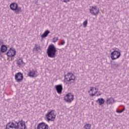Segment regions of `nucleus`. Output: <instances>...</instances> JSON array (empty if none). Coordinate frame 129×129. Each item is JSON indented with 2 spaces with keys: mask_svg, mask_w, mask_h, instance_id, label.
<instances>
[{
  "mask_svg": "<svg viewBox=\"0 0 129 129\" xmlns=\"http://www.w3.org/2000/svg\"><path fill=\"white\" fill-rule=\"evenodd\" d=\"M25 121L21 120L19 121L9 122L6 125V129H26Z\"/></svg>",
  "mask_w": 129,
  "mask_h": 129,
  "instance_id": "obj_1",
  "label": "nucleus"
},
{
  "mask_svg": "<svg viewBox=\"0 0 129 129\" xmlns=\"http://www.w3.org/2000/svg\"><path fill=\"white\" fill-rule=\"evenodd\" d=\"M64 82L67 85L70 86L72 83L75 82V79L76 77L75 75L72 73H68L67 75L64 76Z\"/></svg>",
  "mask_w": 129,
  "mask_h": 129,
  "instance_id": "obj_2",
  "label": "nucleus"
},
{
  "mask_svg": "<svg viewBox=\"0 0 129 129\" xmlns=\"http://www.w3.org/2000/svg\"><path fill=\"white\" fill-rule=\"evenodd\" d=\"M57 49L54 44L49 45L47 49V54L49 58H55Z\"/></svg>",
  "mask_w": 129,
  "mask_h": 129,
  "instance_id": "obj_3",
  "label": "nucleus"
},
{
  "mask_svg": "<svg viewBox=\"0 0 129 129\" xmlns=\"http://www.w3.org/2000/svg\"><path fill=\"white\" fill-rule=\"evenodd\" d=\"M45 116L48 121H54L56 118V112L54 110L50 109L48 111Z\"/></svg>",
  "mask_w": 129,
  "mask_h": 129,
  "instance_id": "obj_4",
  "label": "nucleus"
},
{
  "mask_svg": "<svg viewBox=\"0 0 129 129\" xmlns=\"http://www.w3.org/2000/svg\"><path fill=\"white\" fill-rule=\"evenodd\" d=\"M114 51L111 53L110 57L112 60L118 59L120 57V50L118 48H113Z\"/></svg>",
  "mask_w": 129,
  "mask_h": 129,
  "instance_id": "obj_5",
  "label": "nucleus"
},
{
  "mask_svg": "<svg viewBox=\"0 0 129 129\" xmlns=\"http://www.w3.org/2000/svg\"><path fill=\"white\" fill-rule=\"evenodd\" d=\"M10 9L12 11H15V14L19 15L22 12V7H19L18 4L12 3L10 5Z\"/></svg>",
  "mask_w": 129,
  "mask_h": 129,
  "instance_id": "obj_6",
  "label": "nucleus"
},
{
  "mask_svg": "<svg viewBox=\"0 0 129 129\" xmlns=\"http://www.w3.org/2000/svg\"><path fill=\"white\" fill-rule=\"evenodd\" d=\"M89 12L92 16H97L99 13V9L96 6H92L91 8L89 9Z\"/></svg>",
  "mask_w": 129,
  "mask_h": 129,
  "instance_id": "obj_7",
  "label": "nucleus"
},
{
  "mask_svg": "<svg viewBox=\"0 0 129 129\" xmlns=\"http://www.w3.org/2000/svg\"><path fill=\"white\" fill-rule=\"evenodd\" d=\"M15 79L16 82L20 83V82H22V80L24 79V75L21 72L17 73L15 75Z\"/></svg>",
  "mask_w": 129,
  "mask_h": 129,
  "instance_id": "obj_8",
  "label": "nucleus"
},
{
  "mask_svg": "<svg viewBox=\"0 0 129 129\" xmlns=\"http://www.w3.org/2000/svg\"><path fill=\"white\" fill-rule=\"evenodd\" d=\"M74 99V95H73L72 93L67 94L64 97V100L66 102H72Z\"/></svg>",
  "mask_w": 129,
  "mask_h": 129,
  "instance_id": "obj_9",
  "label": "nucleus"
},
{
  "mask_svg": "<svg viewBox=\"0 0 129 129\" xmlns=\"http://www.w3.org/2000/svg\"><path fill=\"white\" fill-rule=\"evenodd\" d=\"M16 54H17V51H16V49L14 47H11L10 50H8L7 53V55L8 57H15Z\"/></svg>",
  "mask_w": 129,
  "mask_h": 129,
  "instance_id": "obj_10",
  "label": "nucleus"
},
{
  "mask_svg": "<svg viewBox=\"0 0 129 129\" xmlns=\"http://www.w3.org/2000/svg\"><path fill=\"white\" fill-rule=\"evenodd\" d=\"M27 75L28 76H29V77H31V78H34L38 76V72H37V71L32 70V71H29Z\"/></svg>",
  "mask_w": 129,
  "mask_h": 129,
  "instance_id": "obj_11",
  "label": "nucleus"
},
{
  "mask_svg": "<svg viewBox=\"0 0 129 129\" xmlns=\"http://www.w3.org/2000/svg\"><path fill=\"white\" fill-rule=\"evenodd\" d=\"M49 128V126L47 123L42 122L39 123L37 125V129H48Z\"/></svg>",
  "mask_w": 129,
  "mask_h": 129,
  "instance_id": "obj_12",
  "label": "nucleus"
},
{
  "mask_svg": "<svg viewBox=\"0 0 129 129\" xmlns=\"http://www.w3.org/2000/svg\"><path fill=\"white\" fill-rule=\"evenodd\" d=\"M17 66L20 68H23L26 64L22 58H19L17 62Z\"/></svg>",
  "mask_w": 129,
  "mask_h": 129,
  "instance_id": "obj_13",
  "label": "nucleus"
},
{
  "mask_svg": "<svg viewBox=\"0 0 129 129\" xmlns=\"http://www.w3.org/2000/svg\"><path fill=\"white\" fill-rule=\"evenodd\" d=\"M55 88L58 94H61L62 93V90H63V86L62 85L60 84L55 85Z\"/></svg>",
  "mask_w": 129,
  "mask_h": 129,
  "instance_id": "obj_14",
  "label": "nucleus"
},
{
  "mask_svg": "<svg viewBox=\"0 0 129 129\" xmlns=\"http://www.w3.org/2000/svg\"><path fill=\"white\" fill-rule=\"evenodd\" d=\"M0 50H1L0 51L2 53H6V52L8 51V47L7 46V45L5 44H3L1 47Z\"/></svg>",
  "mask_w": 129,
  "mask_h": 129,
  "instance_id": "obj_15",
  "label": "nucleus"
},
{
  "mask_svg": "<svg viewBox=\"0 0 129 129\" xmlns=\"http://www.w3.org/2000/svg\"><path fill=\"white\" fill-rule=\"evenodd\" d=\"M97 102H98L99 105H102V104H104V102H105V101L103 98H100L98 99V100H97Z\"/></svg>",
  "mask_w": 129,
  "mask_h": 129,
  "instance_id": "obj_16",
  "label": "nucleus"
},
{
  "mask_svg": "<svg viewBox=\"0 0 129 129\" xmlns=\"http://www.w3.org/2000/svg\"><path fill=\"white\" fill-rule=\"evenodd\" d=\"M33 50L35 52H39V51H41V46L36 44L35 45L34 48H33Z\"/></svg>",
  "mask_w": 129,
  "mask_h": 129,
  "instance_id": "obj_17",
  "label": "nucleus"
},
{
  "mask_svg": "<svg viewBox=\"0 0 129 129\" xmlns=\"http://www.w3.org/2000/svg\"><path fill=\"white\" fill-rule=\"evenodd\" d=\"M113 102H114V99L113 98H108L107 99V104H113Z\"/></svg>",
  "mask_w": 129,
  "mask_h": 129,
  "instance_id": "obj_18",
  "label": "nucleus"
},
{
  "mask_svg": "<svg viewBox=\"0 0 129 129\" xmlns=\"http://www.w3.org/2000/svg\"><path fill=\"white\" fill-rule=\"evenodd\" d=\"M49 34H50V31L49 30H46V31H44V32L41 36V37L42 38H46V37H47L48 36V35H49Z\"/></svg>",
  "mask_w": 129,
  "mask_h": 129,
  "instance_id": "obj_19",
  "label": "nucleus"
},
{
  "mask_svg": "<svg viewBox=\"0 0 129 129\" xmlns=\"http://www.w3.org/2000/svg\"><path fill=\"white\" fill-rule=\"evenodd\" d=\"M119 67V65L117 63V62H113L112 63V67L113 69H117V68Z\"/></svg>",
  "mask_w": 129,
  "mask_h": 129,
  "instance_id": "obj_20",
  "label": "nucleus"
},
{
  "mask_svg": "<svg viewBox=\"0 0 129 129\" xmlns=\"http://www.w3.org/2000/svg\"><path fill=\"white\" fill-rule=\"evenodd\" d=\"M84 128L85 129H90V128H91V124H89V123L86 124L84 125Z\"/></svg>",
  "mask_w": 129,
  "mask_h": 129,
  "instance_id": "obj_21",
  "label": "nucleus"
},
{
  "mask_svg": "<svg viewBox=\"0 0 129 129\" xmlns=\"http://www.w3.org/2000/svg\"><path fill=\"white\" fill-rule=\"evenodd\" d=\"M124 110H125V108L123 107L122 110H116V112H117V113H121L122 112H123Z\"/></svg>",
  "mask_w": 129,
  "mask_h": 129,
  "instance_id": "obj_22",
  "label": "nucleus"
},
{
  "mask_svg": "<svg viewBox=\"0 0 129 129\" xmlns=\"http://www.w3.org/2000/svg\"><path fill=\"white\" fill-rule=\"evenodd\" d=\"M87 24H88V20H86L83 23V25L84 27V28H86L87 27Z\"/></svg>",
  "mask_w": 129,
  "mask_h": 129,
  "instance_id": "obj_23",
  "label": "nucleus"
},
{
  "mask_svg": "<svg viewBox=\"0 0 129 129\" xmlns=\"http://www.w3.org/2000/svg\"><path fill=\"white\" fill-rule=\"evenodd\" d=\"M58 37L53 38V43H55V42H57V41H58Z\"/></svg>",
  "mask_w": 129,
  "mask_h": 129,
  "instance_id": "obj_24",
  "label": "nucleus"
},
{
  "mask_svg": "<svg viewBox=\"0 0 129 129\" xmlns=\"http://www.w3.org/2000/svg\"><path fill=\"white\" fill-rule=\"evenodd\" d=\"M62 3H68L70 1V0H61Z\"/></svg>",
  "mask_w": 129,
  "mask_h": 129,
  "instance_id": "obj_25",
  "label": "nucleus"
},
{
  "mask_svg": "<svg viewBox=\"0 0 129 129\" xmlns=\"http://www.w3.org/2000/svg\"><path fill=\"white\" fill-rule=\"evenodd\" d=\"M3 44H4V40L0 39V46L1 45H3Z\"/></svg>",
  "mask_w": 129,
  "mask_h": 129,
  "instance_id": "obj_26",
  "label": "nucleus"
},
{
  "mask_svg": "<svg viewBox=\"0 0 129 129\" xmlns=\"http://www.w3.org/2000/svg\"><path fill=\"white\" fill-rule=\"evenodd\" d=\"M60 44H61V45H64V44H65V40H61V42Z\"/></svg>",
  "mask_w": 129,
  "mask_h": 129,
  "instance_id": "obj_27",
  "label": "nucleus"
},
{
  "mask_svg": "<svg viewBox=\"0 0 129 129\" xmlns=\"http://www.w3.org/2000/svg\"><path fill=\"white\" fill-rule=\"evenodd\" d=\"M94 90V87H91L90 91H89V92H90V91H93Z\"/></svg>",
  "mask_w": 129,
  "mask_h": 129,
  "instance_id": "obj_28",
  "label": "nucleus"
},
{
  "mask_svg": "<svg viewBox=\"0 0 129 129\" xmlns=\"http://www.w3.org/2000/svg\"><path fill=\"white\" fill-rule=\"evenodd\" d=\"M90 95H91V96H95V94L92 93Z\"/></svg>",
  "mask_w": 129,
  "mask_h": 129,
  "instance_id": "obj_29",
  "label": "nucleus"
},
{
  "mask_svg": "<svg viewBox=\"0 0 129 129\" xmlns=\"http://www.w3.org/2000/svg\"><path fill=\"white\" fill-rule=\"evenodd\" d=\"M97 92H98L97 91H96V92H95V93H94V94H95H95H96V93H97Z\"/></svg>",
  "mask_w": 129,
  "mask_h": 129,
  "instance_id": "obj_30",
  "label": "nucleus"
},
{
  "mask_svg": "<svg viewBox=\"0 0 129 129\" xmlns=\"http://www.w3.org/2000/svg\"><path fill=\"white\" fill-rule=\"evenodd\" d=\"M100 95H101V94H98L97 95V96H100Z\"/></svg>",
  "mask_w": 129,
  "mask_h": 129,
  "instance_id": "obj_31",
  "label": "nucleus"
},
{
  "mask_svg": "<svg viewBox=\"0 0 129 129\" xmlns=\"http://www.w3.org/2000/svg\"><path fill=\"white\" fill-rule=\"evenodd\" d=\"M1 53H2V52L0 51V56H1Z\"/></svg>",
  "mask_w": 129,
  "mask_h": 129,
  "instance_id": "obj_32",
  "label": "nucleus"
},
{
  "mask_svg": "<svg viewBox=\"0 0 129 129\" xmlns=\"http://www.w3.org/2000/svg\"><path fill=\"white\" fill-rule=\"evenodd\" d=\"M95 90H96V88H95Z\"/></svg>",
  "mask_w": 129,
  "mask_h": 129,
  "instance_id": "obj_33",
  "label": "nucleus"
}]
</instances>
